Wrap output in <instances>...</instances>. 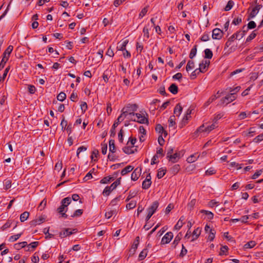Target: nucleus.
<instances>
[{
	"label": "nucleus",
	"mask_w": 263,
	"mask_h": 263,
	"mask_svg": "<svg viewBox=\"0 0 263 263\" xmlns=\"http://www.w3.org/2000/svg\"><path fill=\"white\" fill-rule=\"evenodd\" d=\"M80 106H81L82 112L83 113H84L87 109V103L85 102H82Z\"/></svg>",
	"instance_id": "bf43d9fd"
},
{
	"label": "nucleus",
	"mask_w": 263,
	"mask_h": 263,
	"mask_svg": "<svg viewBox=\"0 0 263 263\" xmlns=\"http://www.w3.org/2000/svg\"><path fill=\"white\" fill-rule=\"evenodd\" d=\"M116 187L114 186V184H111L110 186H107L105 187L103 191V195L105 196H108L110 195V193L115 189Z\"/></svg>",
	"instance_id": "f8f14e48"
},
{
	"label": "nucleus",
	"mask_w": 263,
	"mask_h": 263,
	"mask_svg": "<svg viewBox=\"0 0 263 263\" xmlns=\"http://www.w3.org/2000/svg\"><path fill=\"white\" fill-rule=\"evenodd\" d=\"M194 62L193 61L189 60L186 66V70L187 71H190L194 67Z\"/></svg>",
	"instance_id": "473e14b6"
},
{
	"label": "nucleus",
	"mask_w": 263,
	"mask_h": 263,
	"mask_svg": "<svg viewBox=\"0 0 263 263\" xmlns=\"http://www.w3.org/2000/svg\"><path fill=\"white\" fill-rule=\"evenodd\" d=\"M168 90L173 95L177 94L178 92V88L177 85L175 83L172 84L168 87Z\"/></svg>",
	"instance_id": "dca6fc26"
},
{
	"label": "nucleus",
	"mask_w": 263,
	"mask_h": 263,
	"mask_svg": "<svg viewBox=\"0 0 263 263\" xmlns=\"http://www.w3.org/2000/svg\"><path fill=\"white\" fill-rule=\"evenodd\" d=\"M197 45H195L193 48L191 49L190 53L189 54V57L190 59H192L196 54L197 53Z\"/></svg>",
	"instance_id": "72a5a7b5"
},
{
	"label": "nucleus",
	"mask_w": 263,
	"mask_h": 263,
	"mask_svg": "<svg viewBox=\"0 0 263 263\" xmlns=\"http://www.w3.org/2000/svg\"><path fill=\"white\" fill-rule=\"evenodd\" d=\"M124 119V118L122 117V116H119L117 118V120L115 122L114 124L112 126L111 129L110 130V136L115 137L116 135V130L115 128L117 127L118 125L122 122Z\"/></svg>",
	"instance_id": "6e6552de"
},
{
	"label": "nucleus",
	"mask_w": 263,
	"mask_h": 263,
	"mask_svg": "<svg viewBox=\"0 0 263 263\" xmlns=\"http://www.w3.org/2000/svg\"><path fill=\"white\" fill-rule=\"evenodd\" d=\"M45 218L43 217H40V218L32 220L31 222V224L33 226H35L37 224H40L45 221Z\"/></svg>",
	"instance_id": "a211bd4d"
},
{
	"label": "nucleus",
	"mask_w": 263,
	"mask_h": 263,
	"mask_svg": "<svg viewBox=\"0 0 263 263\" xmlns=\"http://www.w3.org/2000/svg\"><path fill=\"white\" fill-rule=\"evenodd\" d=\"M256 23L254 21H250L248 24V26H247L249 29H254L256 27Z\"/></svg>",
	"instance_id": "774afa93"
},
{
	"label": "nucleus",
	"mask_w": 263,
	"mask_h": 263,
	"mask_svg": "<svg viewBox=\"0 0 263 263\" xmlns=\"http://www.w3.org/2000/svg\"><path fill=\"white\" fill-rule=\"evenodd\" d=\"M151 184L152 181H146L144 180L142 182V188L145 190L148 189L151 186Z\"/></svg>",
	"instance_id": "79ce46f5"
},
{
	"label": "nucleus",
	"mask_w": 263,
	"mask_h": 263,
	"mask_svg": "<svg viewBox=\"0 0 263 263\" xmlns=\"http://www.w3.org/2000/svg\"><path fill=\"white\" fill-rule=\"evenodd\" d=\"M155 129L159 133L164 134V137H166L167 135V132L164 130L163 126L160 124L156 125Z\"/></svg>",
	"instance_id": "f3484780"
},
{
	"label": "nucleus",
	"mask_w": 263,
	"mask_h": 263,
	"mask_svg": "<svg viewBox=\"0 0 263 263\" xmlns=\"http://www.w3.org/2000/svg\"><path fill=\"white\" fill-rule=\"evenodd\" d=\"M115 179L114 177L107 176L104 177L100 180V183L101 184H106L110 182V181H112Z\"/></svg>",
	"instance_id": "393cba45"
},
{
	"label": "nucleus",
	"mask_w": 263,
	"mask_h": 263,
	"mask_svg": "<svg viewBox=\"0 0 263 263\" xmlns=\"http://www.w3.org/2000/svg\"><path fill=\"white\" fill-rule=\"evenodd\" d=\"M27 245L26 241H23L14 245V247L16 249L19 250L21 248L25 247Z\"/></svg>",
	"instance_id": "c756f323"
},
{
	"label": "nucleus",
	"mask_w": 263,
	"mask_h": 263,
	"mask_svg": "<svg viewBox=\"0 0 263 263\" xmlns=\"http://www.w3.org/2000/svg\"><path fill=\"white\" fill-rule=\"evenodd\" d=\"M133 169L134 167L133 166L128 165L121 171V174L122 176H124L127 173L130 172Z\"/></svg>",
	"instance_id": "6ab92c4d"
},
{
	"label": "nucleus",
	"mask_w": 263,
	"mask_h": 263,
	"mask_svg": "<svg viewBox=\"0 0 263 263\" xmlns=\"http://www.w3.org/2000/svg\"><path fill=\"white\" fill-rule=\"evenodd\" d=\"M102 153L103 155H105L106 154L107 149V145L106 143H102Z\"/></svg>",
	"instance_id": "338daca9"
},
{
	"label": "nucleus",
	"mask_w": 263,
	"mask_h": 263,
	"mask_svg": "<svg viewBox=\"0 0 263 263\" xmlns=\"http://www.w3.org/2000/svg\"><path fill=\"white\" fill-rule=\"evenodd\" d=\"M216 172V171L214 168L211 167L205 171V174L206 175H212L215 174Z\"/></svg>",
	"instance_id": "864d4df0"
},
{
	"label": "nucleus",
	"mask_w": 263,
	"mask_h": 263,
	"mask_svg": "<svg viewBox=\"0 0 263 263\" xmlns=\"http://www.w3.org/2000/svg\"><path fill=\"white\" fill-rule=\"evenodd\" d=\"M13 46H9L3 53V57L0 63V70L4 68L5 65L9 59V55L13 50Z\"/></svg>",
	"instance_id": "7ed1b4c3"
},
{
	"label": "nucleus",
	"mask_w": 263,
	"mask_h": 263,
	"mask_svg": "<svg viewBox=\"0 0 263 263\" xmlns=\"http://www.w3.org/2000/svg\"><path fill=\"white\" fill-rule=\"evenodd\" d=\"M204 58L211 59L213 57V52L210 49L204 50Z\"/></svg>",
	"instance_id": "a878e982"
},
{
	"label": "nucleus",
	"mask_w": 263,
	"mask_h": 263,
	"mask_svg": "<svg viewBox=\"0 0 263 263\" xmlns=\"http://www.w3.org/2000/svg\"><path fill=\"white\" fill-rule=\"evenodd\" d=\"M138 108V105L136 104H128L122 108V113L120 116H122V117L124 118L127 115L134 116L135 114L134 112L137 110Z\"/></svg>",
	"instance_id": "f257e3e1"
},
{
	"label": "nucleus",
	"mask_w": 263,
	"mask_h": 263,
	"mask_svg": "<svg viewBox=\"0 0 263 263\" xmlns=\"http://www.w3.org/2000/svg\"><path fill=\"white\" fill-rule=\"evenodd\" d=\"M180 167L179 164H175L171 168V171L174 175L176 174L180 170Z\"/></svg>",
	"instance_id": "f704fd0d"
},
{
	"label": "nucleus",
	"mask_w": 263,
	"mask_h": 263,
	"mask_svg": "<svg viewBox=\"0 0 263 263\" xmlns=\"http://www.w3.org/2000/svg\"><path fill=\"white\" fill-rule=\"evenodd\" d=\"M137 202L136 201L132 200L129 203L126 204V208L129 210L134 209L136 206Z\"/></svg>",
	"instance_id": "58836bf2"
},
{
	"label": "nucleus",
	"mask_w": 263,
	"mask_h": 263,
	"mask_svg": "<svg viewBox=\"0 0 263 263\" xmlns=\"http://www.w3.org/2000/svg\"><path fill=\"white\" fill-rule=\"evenodd\" d=\"M49 228H45L43 230L44 233L46 235V238H51L53 237V235L49 233Z\"/></svg>",
	"instance_id": "a18cd8bd"
},
{
	"label": "nucleus",
	"mask_w": 263,
	"mask_h": 263,
	"mask_svg": "<svg viewBox=\"0 0 263 263\" xmlns=\"http://www.w3.org/2000/svg\"><path fill=\"white\" fill-rule=\"evenodd\" d=\"M169 127L174 126L176 125L175 116H171L169 120Z\"/></svg>",
	"instance_id": "09e8293b"
},
{
	"label": "nucleus",
	"mask_w": 263,
	"mask_h": 263,
	"mask_svg": "<svg viewBox=\"0 0 263 263\" xmlns=\"http://www.w3.org/2000/svg\"><path fill=\"white\" fill-rule=\"evenodd\" d=\"M141 171L142 168L141 167L135 168L131 175V179L134 181L137 180L141 174Z\"/></svg>",
	"instance_id": "9d476101"
},
{
	"label": "nucleus",
	"mask_w": 263,
	"mask_h": 263,
	"mask_svg": "<svg viewBox=\"0 0 263 263\" xmlns=\"http://www.w3.org/2000/svg\"><path fill=\"white\" fill-rule=\"evenodd\" d=\"M132 146L130 147L129 146H125L123 148V151L125 154L128 155L134 154L135 153V151L133 149H132Z\"/></svg>",
	"instance_id": "cd10ccee"
},
{
	"label": "nucleus",
	"mask_w": 263,
	"mask_h": 263,
	"mask_svg": "<svg viewBox=\"0 0 263 263\" xmlns=\"http://www.w3.org/2000/svg\"><path fill=\"white\" fill-rule=\"evenodd\" d=\"M159 206V202L157 201H154L152 204L147 209V212L153 215Z\"/></svg>",
	"instance_id": "9b49d317"
},
{
	"label": "nucleus",
	"mask_w": 263,
	"mask_h": 263,
	"mask_svg": "<svg viewBox=\"0 0 263 263\" xmlns=\"http://www.w3.org/2000/svg\"><path fill=\"white\" fill-rule=\"evenodd\" d=\"M128 40H125L121 43V42L119 43L118 44L117 47L118 50H121V51L125 50L126 46L127 44H128Z\"/></svg>",
	"instance_id": "4468645a"
},
{
	"label": "nucleus",
	"mask_w": 263,
	"mask_h": 263,
	"mask_svg": "<svg viewBox=\"0 0 263 263\" xmlns=\"http://www.w3.org/2000/svg\"><path fill=\"white\" fill-rule=\"evenodd\" d=\"M87 150V147L84 146L79 147L77 149V156L79 158V154L81 152L85 151Z\"/></svg>",
	"instance_id": "4d7b16f0"
},
{
	"label": "nucleus",
	"mask_w": 263,
	"mask_h": 263,
	"mask_svg": "<svg viewBox=\"0 0 263 263\" xmlns=\"http://www.w3.org/2000/svg\"><path fill=\"white\" fill-rule=\"evenodd\" d=\"M72 234V232L69 231V229H65L63 232H60V236L63 238L70 235Z\"/></svg>",
	"instance_id": "4be33fe9"
},
{
	"label": "nucleus",
	"mask_w": 263,
	"mask_h": 263,
	"mask_svg": "<svg viewBox=\"0 0 263 263\" xmlns=\"http://www.w3.org/2000/svg\"><path fill=\"white\" fill-rule=\"evenodd\" d=\"M206 68L204 65H203V61L199 64V67L198 68L199 69L198 72H202L204 73L206 71Z\"/></svg>",
	"instance_id": "3c124183"
},
{
	"label": "nucleus",
	"mask_w": 263,
	"mask_h": 263,
	"mask_svg": "<svg viewBox=\"0 0 263 263\" xmlns=\"http://www.w3.org/2000/svg\"><path fill=\"white\" fill-rule=\"evenodd\" d=\"M218 98V97H217L216 95L212 96L208 99V100L205 103L204 106H206V107L209 106L212 102H213L214 100H215Z\"/></svg>",
	"instance_id": "2f4dec72"
},
{
	"label": "nucleus",
	"mask_w": 263,
	"mask_h": 263,
	"mask_svg": "<svg viewBox=\"0 0 263 263\" xmlns=\"http://www.w3.org/2000/svg\"><path fill=\"white\" fill-rule=\"evenodd\" d=\"M201 212L205 214L206 215H207L209 219L211 220L213 218L214 214L212 212H211L210 211H206V210H201Z\"/></svg>",
	"instance_id": "e433bc0d"
},
{
	"label": "nucleus",
	"mask_w": 263,
	"mask_h": 263,
	"mask_svg": "<svg viewBox=\"0 0 263 263\" xmlns=\"http://www.w3.org/2000/svg\"><path fill=\"white\" fill-rule=\"evenodd\" d=\"M39 242L38 241H33L31 243H30L28 246V249L26 251H30V248H32L33 249H34L37 247L38 246Z\"/></svg>",
	"instance_id": "8fccbe9b"
},
{
	"label": "nucleus",
	"mask_w": 263,
	"mask_h": 263,
	"mask_svg": "<svg viewBox=\"0 0 263 263\" xmlns=\"http://www.w3.org/2000/svg\"><path fill=\"white\" fill-rule=\"evenodd\" d=\"M29 215V213L28 212H24L20 215V220L21 222H24L26 220Z\"/></svg>",
	"instance_id": "c85d7f7f"
},
{
	"label": "nucleus",
	"mask_w": 263,
	"mask_h": 263,
	"mask_svg": "<svg viewBox=\"0 0 263 263\" xmlns=\"http://www.w3.org/2000/svg\"><path fill=\"white\" fill-rule=\"evenodd\" d=\"M166 172V170L163 168H160L158 170L157 176L159 179L162 178Z\"/></svg>",
	"instance_id": "5701e85b"
},
{
	"label": "nucleus",
	"mask_w": 263,
	"mask_h": 263,
	"mask_svg": "<svg viewBox=\"0 0 263 263\" xmlns=\"http://www.w3.org/2000/svg\"><path fill=\"white\" fill-rule=\"evenodd\" d=\"M249 30L247 26L246 25L243 26L241 30H240L241 31V37H243Z\"/></svg>",
	"instance_id": "603ef678"
},
{
	"label": "nucleus",
	"mask_w": 263,
	"mask_h": 263,
	"mask_svg": "<svg viewBox=\"0 0 263 263\" xmlns=\"http://www.w3.org/2000/svg\"><path fill=\"white\" fill-rule=\"evenodd\" d=\"M179 158V154L176 153L170 156L168 159L169 161H172L173 163L176 162Z\"/></svg>",
	"instance_id": "412c9836"
},
{
	"label": "nucleus",
	"mask_w": 263,
	"mask_h": 263,
	"mask_svg": "<svg viewBox=\"0 0 263 263\" xmlns=\"http://www.w3.org/2000/svg\"><path fill=\"white\" fill-rule=\"evenodd\" d=\"M137 194V192H132L131 191L129 192V195L127 196V198L126 199L125 201L127 202L129 200H130L132 198H134L135 196H136Z\"/></svg>",
	"instance_id": "de8ad7c7"
},
{
	"label": "nucleus",
	"mask_w": 263,
	"mask_h": 263,
	"mask_svg": "<svg viewBox=\"0 0 263 263\" xmlns=\"http://www.w3.org/2000/svg\"><path fill=\"white\" fill-rule=\"evenodd\" d=\"M11 223H12V222L10 220H8L6 223H5L2 226V227L1 228L2 230L3 231H4V230L10 228Z\"/></svg>",
	"instance_id": "69168bd1"
},
{
	"label": "nucleus",
	"mask_w": 263,
	"mask_h": 263,
	"mask_svg": "<svg viewBox=\"0 0 263 263\" xmlns=\"http://www.w3.org/2000/svg\"><path fill=\"white\" fill-rule=\"evenodd\" d=\"M199 69L197 68L195 69L194 71H193L191 74V79H195L198 74H199L200 72H198Z\"/></svg>",
	"instance_id": "e2e57ef3"
},
{
	"label": "nucleus",
	"mask_w": 263,
	"mask_h": 263,
	"mask_svg": "<svg viewBox=\"0 0 263 263\" xmlns=\"http://www.w3.org/2000/svg\"><path fill=\"white\" fill-rule=\"evenodd\" d=\"M182 111V107L181 106L180 103H178L175 107L174 109V114L176 116L179 117Z\"/></svg>",
	"instance_id": "2eb2a0df"
},
{
	"label": "nucleus",
	"mask_w": 263,
	"mask_h": 263,
	"mask_svg": "<svg viewBox=\"0 0 263 263\" xmlns=\"http://www.w3.org/2000/svg\"><path fill=\"white\" fill-rule=\"evenodd\" d=\"M57 99L58 100L63 102L64 100H65L66 98V95L65 93L63 92H61L58 96H57Z\"/></svg>",
	"instance_id": "c9c22d12"
},
{
	"label": "nucleus",
	"mask_w": 263,
	"mask_h": 263,
	"mask_svg": "<svg viewBox=\"0 0 263 263\" xmlns=\"http://www.w3.org/2000/svg\"><path fill=\"white\" fill-rule=\"evenodd\" d=\"M237 98L234 93H230L227 95L225 97L220 100L221 104L226 103L227 104L233 102Z\"/></svg>",
	"instance_id": "20e7f679"
},
{
	"label": "nucleus",
	"mask_w": 263,
	"mask_h": 263,
	"mask_svg": "<svg viewBox=\"0 0 263 263\" xmlns=\"http://www.w3.org/2000/svg\"><path fill=\"white\" fill-rule=\"evenodd\" d=\"M139 241H140V237H139V236H137L136 238V239L134 240L130 249L129 250V256L133 255L135 253L136 250L138 248V246L139 244Z\"/></svg>",
	"instance_id": "0eeeda50"
},
{
	"label": "nucleus",
	"mask_w": 263,
	"mask_h": 263,
	"mask_svg": "<svg viewBox=\"0 0 263 263\" xmlns=\"http://www.w3.org/2000/svg\"><path fill=\"white\" fill-rule=\"evenodd\" d=\"M70 197L64 198L61 201V205L57 209L58 212L64 218H67L68 215L65 213L67 211V206L71 203Z\"/></svg>",
	"instance_id": "f03ea898"
},
{
	"label": "nucleus",
	"mask_w": 263,
	"mask_h": 263,
	"mask_svg": "<svg viewBox=\"0 0 263 263\" xmlns=\"http://www.w3.org/2000/svg\"><path fill=\"white\" fill-rule=\"evenodd\" d=\"M200 231H201L199 228H197L193 231V237L195 236V238H193L192 241H194V240L196 239L199 237V236L200 235Z\"/></svg>",
	"instance_id": "c03bdc74"
},
{
	"label": "nucleus",
	"mask_w": 263,
	"mask_h": 263,
	"mask_svg": "<svg viewBox=\"0 0 263 263\" xmlns=\"http://www.w3.org/2000/svg\"><path fill=\"white\" fill-rule=\"evenodd\" d=\"M216 127L215 123H213L212 125L205 128V132H210Z\"/></svg>",
	"instance_id": "5fc2aeb1"
},
{
	"label": "nucleus",
	"mask_w": 263,
	"mask_h": 263,
	"mask_svg": "<svg viewBox=\"0 0 263 263\" xmlns=\"http://www.w3.org/2000/svg\"><path fill=\"white\" fill-rule=\"evenodd\" d=\"M228 250V247L227 246H222L220 248V252L219 253L220 255H223Z\"/></svg>",
	"instance_id": "0e129e2a"
},
{
	"label": "nucleus",
	"mask_w": 263,
	"mask_h": 263,
	"mask_svg": "<svg viewBox=\"0 0 263 263\" xmlns=\"http://www.w3.org/2000/svg\"><path fill=\"white\" fill-rule=\"evenodd\" d=\"M256 36L255 31H253L247 38L246 43L249 42L254 39Z\"/></svg>",
	"instance_id": "4c0bfd02"
},
{
	"label": "nucleus",
	"mask_w": 263,
	"mask_h": 263,
	"mask_svg": "<svg viewBox=\"0 0 263 263\" xmlns=\"http://www.w3.org/2000/svg\"><path fill=\"white\" fill-rule=\"evenodd\" d=\"M22 235V233L17 234L14 235L10 236L9 238V241L10 242H13L17 240Z\"/></svg>",
	"instance_id": "ea45409f"
},
{
	"label": "nucleus",
	"mask_w": 263,
	"mask_h": 263,
	"mask_svg": "<svg viewBox=\"0 0 263 263\" xmlns=\"http://www.w3.org/2000/svg\"><path fill=\"white\" fill-rule=\"evenodd\" d=\"M109 151L112 153H114L116 151L114 140L111 139L109 141Z\"/></svg>",
	"instance_id": "b1692460"
},
{
	"label": "nucleus",
	"mask_w": 263,
	"mask_h": 263,
	"mask_svg": "<svg viewBox=\"0 0 263 263\" xmlns=\"http://www.w3.org/2000/svg\"><path fill=\"white\" fill-rule=\"evenodd\" d=\"M223 35V31L219 28H215L212 31V36L214 40H220L222 37Z\"/></svg>",
	"instance_id": "423d86ee"
},
{
	"label": "nucleus",
	"mask_w": 263,
	"mask_h": 263,
	"mask_svg": "<svg viewBox=\"0 0 263 263\" xmlns=\"http://www.w3.org/2000/svg\"><path fill=\"white\" fill-rule=\"evenodd\" d=\"M191 113H192V109H190V108H189L187 110L185 115H184V116L183 118V119H182L183 121L188 120L191 117L190 115L191 114Z\"/></svg>",
	"instance_id": "37998d69"
},
{
	"label": "nucleus",
	"mask_w": 263,
	"mask_h": 263,
	"mask_svg": "<svg viewBox=\"0 0 263 263\" xmlns=\"http://www.w3.org/2000/svg\"><path fill=\"white\" fill-rule=\"evenodd\" d=\"M238 34L239 33H238ZM238 35L237 33H234L228 39V41L225 44V48L229 47L235 39H238V35Z\"/></svg>",
	"instance_id": "ddd939ff"
},
{
	"label": "nucleus",
	"mask_w": 263,
	"mask_h": 263,
	"mask_svg": "<svg viewBox=\"0 0 263 263\" xmlns=\"http://www.w3.org/2000/svg\"><path fill=\"white\" fill-rule=\"evenodd\" d=\"M263 140V134H260L256 136L254 139L253 142L255 143H258Z\"/></svg>",
	"instance_id": "6e6d98bb"
},
{
	"label": "nucleus",
	"mask_w": 263,
	"mask_h": 263,
	"mask_svg": "<svg viewBox=\"0 0 263 263\" xmlns=\"http://www.w3.org/2000/svg\"><path fill=\"white\" fill-rule=\"evenodd\" d=\"M135 116L137 117V120L136 119H133V118H130V120L135 122H137L141 124H148V119L145 118L144 116H142L141 114L136 113Z\"/></svg>",
	"instance_id": "39448f33"
},
{
	"label": "nucleus",
	"mask_w": 263,
	"mask_h": 263,
	"mask_svg": "<svg viewBox=\"0 0 263 263\" xmlns=\"http://www.w3.org/2000/svg\"><path fill=\"white\" fill-rule=\"evenodd\" d=\"M184 220V218L183 216H182L177 222L175 226V228L176 230H179L183 226V221Z\"/></svg>",
	"instance_id": "bb28decb"
},
{
	"label": "nucleus",
	"mask_w": 263,
	"mask_h": 263,
	"mask_svg": "<svg viewBox=\"0 0 263 263\" xmlns=\"http://www.w3.org/2000/svg\"><path fill=\"white\" fill-rule=\"evenodd\" d=\"M256 242L254 241H250L245 245V248L246 249H251L253 248L256 245Z\"/></svg>",
	"instance_id": "a19ab883"
},
{
	"label": "nucleus",
	"mask_w": 263,
	"mask_h": 263,
	"mask_svg": "<svg viewBox=\"0 0 263 263\" xmlns=\"http://www.w3.org/2000/svg\"><path fill=\"white\" fill-rule=\"evenodd\" d=\"M148 11V7L146 6L143 8L139 14L140 17H143L147 13Z\"/></svg>",
	"instance_id": "052dcab7"
},
{
	"label": "nucleus",
	"mask_w": 263,
	"mask_h": 263,
	"mask_svg": "<svg viewBox=\"0 0 263 263\" xmlns=\"http://www.w3.org/2000/svg\"><path fill=\"white\" fill-rule=\"evenodd\" d=\"M234 5V2L232 1H229L224 8V11H228L232 9Z\"/></svg>",
	"instance_id": "49530a36"
},
{
	"label": "nucleus",
	"mask_w": 263,
	"mask_h": 263,
	"mask_svg": "<svg viewBox=\"0 0 263 263\" xmlns=\"http://www.w3.org/2000/svg\"><path fill=\"white\" fill-rule=\"evenodd\" d=\"M173 237V234L170 232L166 233L162 237L161 240V244L164 245L169 243Z\"/></svg>",
	"instance_id": "1a4fd4ad"
},
{
	"label": "nucleus",
	"mask_w": 263,
	"mask_h": 263,
	"mask_svg": "<svg viewBox=\"0 0 263 263\" xmlns=\"http://www.w3.org/2000/svg\"><path fill=\"white\" fill-rule=\"evenodd\" d=\"M210 39L209 35L208 33H204V34L201 37L200 40L203 42H206L209 41Z\"/></svg>",
	"instance_id": "13d9d810"
},
{
	"label": "nucleus",
	"mask_w": 263,
	"mask_h": 263,
	"mask_svg": "<svg viewBox=\"0 0 263 263\" xmlns=\"http://www.w3.org/2000/svg\"><path fill=\"white\" fill-rule=\"evenodd\" d=\"M82 214H83V210H81V209H79V210H76L74 212L73 214L72 215H71V217H78V216H81Z\"/></svg>",
	"instance_id": "680f3d73"
},
{
	"label": "nucleus",
	"mask_w": 263,
	"mask_h": 263,
	"mask_svg": "<svg viewBox=\"0 0 263 263\" xmlns=\"http://www.w3.org/2000/svg\"><path fill=\"white\" fill-rule=\"evenodd\" d=\"M148 253L147 249H144L139 254V260H143L147 256Z\"/></svg>",
	"instance_id": "aec40b11"
},
{
	"label": "nucleus",
	"mask_w": 263,
	"mask_h": 263,
	"mask_svg": "<svg viewBox=\"0 0 263 263\" xmlns=\"http://www.w3.org/2000/svg\"><path fill=\"white\" fill-rule=\"evenodd\" d=\"M209 234L208 237V239L211 241H213L215 237L216 231L214 229L211 230L210 232H209Z\"/></svg>",
	"instance_id": "7c9ffc66"
}]
</instances>
